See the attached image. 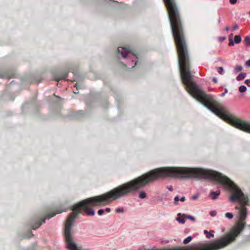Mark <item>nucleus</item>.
Here are the masks:
<instances>
[{
	"mask_svg": "<svg viewBox=\"0 0 250 250\" xmlns=\"http://www.w3.org/2000/svg\"><path fill=\"white\" fill-rule=\"evenodd\" d=\"M236 2H237V0H235V3H236Z\"/></svg>",
	"mask_w": 250,
	"mask_h": 250,
	"instance_id": "nucleus-40",
	"label": "nucleus"
},
{
	"mask_svg": "<svg viewBox=\"0 0 250 250\" xmlns=\"http://www.w3.org/2000/svg\"><path fill=\"white\" fill-rule=\"evenodd\" d=\"M225 30H229V28L228 27H225Z\"/></svg>",
	"mask_w": 250,
	"mask_h": 250,
	"instance_id": "nucleus-34",
	"label": "nucleus"
},
{
	"mask_svg": "<svg viewBox=\"0 0 250 250\" xmlns=\"http://www.w3.org/2000/svg\"><path fill=\"white\" fill-rule=\"evenodd\" d=\"M247 87L245 85H241L239 88V91L240 92H244L246 91Z\"/></svg>",
	"mask_w": 250,
	"mask_h": 250,
	"instance_id": "nucleus-17",
	"label": "nucleus"
},
{
	"mask_svg": "<svg viewBox=\"0 0 250 250\" xmlns=\"http://www.w3.org/2000/svg\"><path fill=\"white\" fill-rule=\"evenodd\" d=\"M237 26L236 25H235V30L237 28Z\"/></svg>",
	"mask_w": 250,
	"mask_h": 250,
	"instance_id": "nucleus-38",
	"label": "nucleus"
},
{
	"mask_svg": "<svg viewBox=\"0 0 250 250\" xmlns=\"http://www.w3.org/2000/svg\"><path fill=\"white\" fill-rule=\"evenodd\" d=\"M113 1L115 2H118L117 1H115V0H113Z\"/></svg>",
	"mask_w": 250,
	"mask_h": 250,
	"instance_id": "nucleus-39",
	"label": "nucleus"
},
{
	"mask_svg": "<svg viewBox=\"0 0 250 250\" xmlns=\"http://www.w3.org/2000/svg\"><path fill=\"white\" fill-rule=\"evenodd\" d=\"M244 42L245 45L250 46V37L249 36H246L244 39Z\"/></svg>",
	"mask_w": 250,
	"mask_h": 250,
	"instance_id": "nucleus-9",
	"label": "nucleus"
},
{
	"mask_svg": "<svg viewBox=\"0 0 250 250\" xmlns=\"http://www.w3.org/2000/svg\"><path fill=\"white\" fill-rule=\"evenodd\" d=\"M204 233L206 234V236L207 238H209L210 237H213L214 235L212 233H209L207 230H204Z\"/></svg>",
	"mask_w": 250,
	"mask_h": 250,
	"instance_id": "nucleus-12",
	"label": "nucleus"
},
{
	"mask_svg": "<svg viewBox=\"0 0 250 250\" xmlns=\"http://www.w3.org/2000/svg\"><path fill=\"white\" fill-rule=\"evenodd\" d=\"M180 200V199L178 196H176L174 198V204L177 205L178 204V201Z\"/></svg>",
	"mask_w": 250,
	"mask_h": 250,
	"instance_id": "nucleus-22",
	"label": "nucleus"
},
{
	"mask_svg": "<svg viewBox=\"0 0 250 250\" xmlns=\"http://www.w3.org/2000/svg\"><path fill=\"white\" fill-rule=\"evenodd\" d=\"M67 76L68 72H64L55 77V80L56 81H59L61 80H65L67 77Z\"/></svg>",
	"mask_w": 250,
	"mask_h": 250,
	"instance_id": "nucleus-6",
	"label": "nucleus"
},
{
	"mask_svg": "<svg viewBox=\"0 0 250 250\" xmlns=\"http://www.w3.org/2000/svg\"><path fill=\"white\" fill-rule=\"evenodd\" d=\"M226 38L225 37H220L219 38V41L221 42H223L225 40Z\"/></svg>",
	"mask_w": 250,
	"mask_h": 250,
	"instance_id": "nucleus-26",
	"label": "nucleus"
},
{
	"mask_svg": "<svg viewBox=\"0 0 250 250\" xmlns=\"http://www.w3.org/2000/svg\"><path fill=\"white\" fill-rule=\"evenodd\" d=\"M241 41V38L240 36L235 35V43H239Z\"/></svg>",
	"mask_w": 250,
	"mask_h": 250,
	"instance_id": "nucleus-15",
	"label": "nucleus"
},
{
	"mask_svg": "<svg viewBox=\"0 0 250 250\" xmlns=\"http://www.w3.org/2000/svg\"><path fill=\"white\" fill-rule=\"evenodd\" d=\"M235 128L244 132L250 133V121L235 117Z\"/></svg>",
	"mask_w": 250,
	"mask_h": 250,
	"instance_id": "nucleus-5",
	"label": "nucleus"
},
{
	"mask_svg": "<svg viewBox=\"0 0 250 250\" xmlns=\"http://www.w3.org/2000/svg\"><path fill=\"white\" fill-rule=\"evenodd\" d=\"M167 188L170 191H172L173 190V187L171 186H170L168 187Z\"/></svg>",
	"mask_w": 250,
	"mask_h": 250,
	"instance_id": "nucleus-29",
	"label": "nucleus"
},
{
	"mask_svg": "<svg viewBox=\"0 0 250 250\" xmlns=\"http://www.w3.org/2000/svg\"><path fill=\"white\" fill-rule=\"evenodd\" d=\"M229 46H233L234 45V42H233V35L232 34H231L229 36Z\"/></svg>",
	"mask_w": 250,
	"mask_h": 250,
	"instance_id": "nucleus-11",
	"label": "nucleus"
},
{
	"mask_svg": "<svg viewBox=\"0 0 250 250\" xmlns=\"http://www.w3.org/2000/svg\"><path fill=\"white\" fill-rule=\"evenodd\" d=\"M104 212V210L103 209H100L98 210V214L99 215H102Z\"/></svg>",
	"mask_w": 250,
	"mask_h": 250,
	"instance_id": "nucleus-21",
	"label": "nucleus"
},
{
	"mask_svg": "<svg viewBox=\"0 0 250 250\" xmlns=\"http://www.w3.org/2000/svg\"><path fill=\"white\" fill-rule=\"evenodd\" d=\"M225 215L226 218H228L229 219H232L233 217V214L229 212L226 213Z\"/></svg>",
	"mask_w": 250,
	"mask_h": 250,
	"instance_id": "nucleus-16",
	"label": "nucleus"
},
{
	"mask_svg": "<svg viewBox=\"0 0 250 250\" xmlns=\"http://www.w3.org/2000/svg\"><path fill=\"white\" fill-rule=\"evenodd\" d=\"M249 15H250V11L249 12Z\"/></svg>",
	"mask_w": 250,
	"mask_h": 250,
	"instance_id": "nucleus-41",
	"label": "nucleus"
},
{
	"mask_svg": "<svg viewBox=\"0 0 250 250\" xmlns=\"http://www.w3.org/2000/svg\"><path fill=\"white\" fill-rule=\"evenodd\" d=\"M235 209L238 210V220L235 222V238L243 230L246 225L245 220L248 210L246 206L249 205V199L247 195L244 194L241 189L235 185Z\"/></svg>",
	"mask_w": 250,
	"mask_h": 250,
	"instance_id": "nucleus-2",
	"label": "nucleus"
},
{
	"mask_svg": "<svg viewBox=\"0 0 250 250\" xmlns=\"http://www.w3.org/2000/svg\"><path fill=\"white\" fill-rule=\"evenodd\" d=\"M117 213H123L124 212V209L123 208H117L116 209Z\"/></svg>",
	"mask_w": 250,
	"mask_h": 250,
	"instance_id": "nucleus-20",
	"label": "nucleus"
},
{
	"mask_svg": "<svg viewBox=\"0 0 250 250\" xmlns=\"http://www.w3.org/2000/svg\"><path fill=\"white\" fill-rule=\"evenodd\" d=\"M229 1L232 4H234V0H229Z\"/></svg>",
	"mask_w": 250,
	"mask_h": 250,
	"instance_id": "nucleus-33",
	"label": "nucleus"
},
{
	"mask_svg": "<svg viewBox=\"0 0 250 250\" xmlns=\"http://www.w3.org/2000/svg\"><path fill=\"white\" fill-rule=\"evenodd\" d=\"M30 233L31 234V236H33V235H34L33 234V233H32V232H30Z\"/></svg>",
	"mask_w": 250,
	"mask_h": 250,
	"instance_id": "nucleus-35",
	"label": "nucleus"
},
{
	"mask_svg": "<svg viewBox=\"0 0 250 250\" xmlns=\"http://www.w3.org/2000/svg\"><path fill=\"white\" fill-rule=\"evenodd\" d=\"M185 197L183 196V197H182L180 199V200L182 202H184L185 201Z\"/></svg>",
	"mask_w": 250,
	"mask_h": 250,
	"instance_id": "nucleus-30",
	"label": "nucleus"
},
{
	"mask_svg": "<svg viewBox=\"0 0 250 250\" xmlns=\"http://www.w3.org/2000/svg\"><path fill=\"white\" fill-rule=\"evenodd\" d=\"M245 83H246L248 86H250V80H246L245 81Z\"/></svg>",
	"mask_w": 250,
	"mask_h": 250,
	"instance_id": "nucleus-27",
	"label": "nucleus"
},
{
	"mask_svg": "<svg viewBox=\"0 0 250 250\" xmlns=\"http://www.w3.org/2000/svg\"><path fill=\"white\" fill-rule=\"evenodd\" d=\"M118 52L119 54H121L122 57L124 59H130L131 60V63L128 64L129 68L134 67L137 64V62L135 60L138 59V57L134 53L132 50L127 47H118Z\"/></svg>",
	"mask_w": 250,
	"mask_h": 250,
	"instance_id": "nucleus-3",
	"label": "nucleus"
},
{
	"mask_svg": "<svg viewBox=\"0 0 250 250\" xmlns=\"http://www.w3.org/2000/svg\"><path fill=\"white\" fill-rule=\"evenodd\" d=\"M169 19L175 42L178 58H189L188 45L184 33V25L176 0H163Z\"/></svg>",
	"mask_w": 250,
	"mask_h": 250,
	"instance_id": "nucleus-1",
	"label": "nucleus"
},
{
	"mask_svg": "<svg viewBox=\"0 0 250 250\" xmlns=\"http://www.w3.org/2000/svg\"><path fill=\"white\" fill-rule=\"evenodd\" d=\"M245 65L248 67H250V60H249L245 62Z\"/></svg>",
	"mask_w": 250,
	"mask_h": 250,
	"instance_id": "nucleus-25",
	"label": "nucleus"
},
{
	"mask_svg": "<svg viewBox=\"0 0 250 250\" xmlns=\"http://www.w3.org/2000/svg\"><path fill=\"white\" fill-rule=\"evenodd\" d=\"M198 198V195H194V196H192V200H196Z\"/></svg>",
	"mask_w": 250,
	"mask_h": 250,
	"instance_id": "nucleus-28",
	"label": "nucleus"
},
{
	"mask_svg": "<svg viewBox=\"0 0 250 250\" xmlns=\"http://www.w3.org/2000/svg\"><path fill=\"white\" fill-rule=\"evenodd\" d=\"M183 217L186 218V219H189L192 220V221H195L194 217L192 216H190V215H187V214H183Z\"/></svg>",
	"mask_w": 250,
	"mask_h": 250,
	"instance_id": "nucleus-13",
	"label": "nucleus"
},
{
	"mask_svg": "<svg viewBox=\"0 0 250 250\" xmlns=\"http://www.w3.org/2000/svg\"><path fill=\"white\" fill-rule=\"evenodd\" d=\"M186 218H185L184 217H183V215H182V216L181 217H179V218H177V221H178L180 223H181L182 224H184L185 223V219Z\"/></svg>",
	"mask_w": 250,
	"mask_h": 250,
	"instance_id": "nucleus-14",
	"label": "nucleus"
},
{
	"mask_svg": "<svg viewBox=\"0 0 250 250\" xmlns=\"http://www.w3.org/2000/svg\"><path fill=\"white\" fill-rule=\"evenodd\" d=\"M227 92H228V90H227V89L226 88V89H225V93H227Z\"/></svg>",
	"mask_w": 250,
	"mask_h": 250,
	"instance_id": "nucleus-37",
	"label": "nucleus"
},
{
	"mask_svg": "<svg viewBox=\"0 0 250 250\" xmlns=\"http://www.w3.org/2000/svg\"><path fill=\"white\" fill-rule=\"evenodd\" d=\"M65 210L58 209L56 212H52L46 215L43 218L41 219L34 218L32 220L31 227L32 229H36L39 228L43 223H45L46 219H49L54 217L56 214L61 213Z\"/></svg>",
	"mask_w": 250,
	"mask_h": 250,
	"instance_id": "nucleus-4",
	"label": "nucleus"
},
{
	"mask_svg": "<svg viewBox=\"0 0 250 250\" xmlns=\"http://www.w3.org/2000/svg\"><path fill=\"white\" fill-rule=\"evenodd\" d=\"M236 69L238 71H241L243 69V68L241 66H237L236 68Z\"/></svg>",
	"mask_w": 250,
	"mask_h": 250,
	"instance_id": "nucleus-24",
	"label": "nucleus"
},
{
	"mask_svg": "<svg viewBox=\"0 0 250 250\" xmlns=\"http://www.w3.org/2000/svg\"><path fill=\"white\" fill-rule=\"evenodd\" d=\"M111 209L110 208H105V209L104 210V211H106L107 212H109L110 211Z\"/></svg>",
	"mask_w": 250,
	"mask_h": 250,
	"instance_id": "nucleus-31",
	"label": "nucleus"
},
{
	"mask_svg": "<svg viewBox=\"0 0 250 250\" xmlns=\"http://www.w3.org/2000/svg\"><path fill=\"white\" fill-rule=\"evenodd\" d=\"M246 76V73H241L236 78L237 81H241L243 80Z\"/></svg>",
	"mask_w": 250,
	"mask_h": 250,
	"instance_id": "nucleus-8",
	"label": "nucleus"
},
{
	"mask_svg": "<svg viewBox=\"0 0 250 250\" xmlns=\"http://www.w3.org/2000/svg\"><path fill=\"white\" fill-rule=\"evenodd\" d=\"M212 81L214 83H217V79L216 78H213L212 79Z\"/></svg>",
	"mask_w": 250,
	"mask_h": 250,
	"instance_id": "nucleus-32",
	"label": "nucleus"
},
{
	"mask_svg": "<svg viewBox=\"0 0 250 250\" xmlns=\"http://www.w3.org/2000/svg\"><path fill=\"white\" fill-rule=\"evenodd\" d=\"M231 29H232V30L234 29V26H232Z\"/></svg>",
	"mask_w": 250,
	"mask_h": 250,
	"instance_id": "nucleus-36",
	"label": "nucleus"
},
{
	"mask_svg": "<svg viewBox=\"0 0 250 250\" xmlns=\"http://www.w3.org/2000/svg\"><path fill=\"white\" fill-rule=\"evenodd\" d=\"M217 214V212L216 211H211V212H210V215L211 216H215Z\"/></svg>",
	"mask_w": 250,
	"mask_h": 250,
	"instance_id": "nucleus-23",
	"label": "nucleus"
},
{
	"mask_svg": "<svg viewBox=\"0 0 250 250\" xmlns=\"http://www.w3.org/2000/svg\"><path fill=\"white\" fill-rule=\"evenodd\" d=\"M220 194V190H217L216 191H211L210 193V198L212 199V200H215L217 198L218 196H219V195Z\"/></svg>",
	"mask_w": 250,
	"mask_h": 250,
	"instance_id": "nucleus-7",
	"label": "nucleus"
},
{
	"mask_svg": "<svg viewBox=\"0 0 250 250\" xmlns=\"http://www.w3.org/2000/svg\"><path fill=\"white\" fill-rule=\"evenodd\" d=\"M216 69H217V72L220 74H223V73L224 72V69L222 67H217Z\"/></svg>",
	"mask_w": 250,
	"mask_h": 250,
	"instance_id": "nucleus-18",
	"label": "nucleus"
},
{
	"mask_svg": "<svg viewBox=\"0 0 250 250\" xmlns=\"http://www.w3.org/2000/svg\"><path fill=\"white\" fill-rule=\"evenodd\" d=\"M146 193L145 192H141L139 194V198L144 199L146 197Z\"/></svg>",
	"mask_w": 250,
	"mask_h": 250,
	"instance_id": "nucleus-19",
	"label": "nucleus"
},
{
	"mask_svg": "<svg viewBox=\"0 0 250 250\" xmlns=\"http://www.w3.org/2000/svg\"><path fill=\"white\" fill-rule=\"evenodd\" d=\"M192 238L191 236H188V237H187L186 238H185L184 240V241H183L184 244H187L189 243L192 240Z\"/></svg>",
	"mask_w": 250,
	"mask_h": 250,
	"instance_id": "nucleus-10",
	"label": "nucleus"
}]
</instances>
